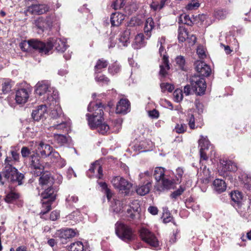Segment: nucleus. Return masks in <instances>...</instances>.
Here are the masks:
<instances>
[{
  "label": "nucleus",
  "mask_w": 251,
  "mask_h": 251,
  "mask_svg": "<svg viewBox=\"0 0 251 251\" xmlns=\"http://www.w3.org/2000/svg\"><path fill=\"white\" fill-rule=\"evenodd\" d=\"M200 6V3L197 0H191L186 6L187 10H191L195 9Z\"/></svg>",
  "instance_id": "6e6d98bb"
},
{
  "label": "nucleus",
  "mask_w": 251,
  "mask_h": 251,
  "mask_svg": "<svg viewBox=\"0 0 251 251\" xmlns=\"http://www.w3.org/2000/svg\"><path fill=\"white\" fill-rule=\"evenodd\" d=\"M151 187V182L149 180L145 184L139 185L136 189V193L140 196H144L148 194Z\"/></svg>",
  "instance_id": "c756f323"
},
{
  "label": "nucleus",
  "mask_w": 251,
  "mask_h": 251,
  "mask_svg": "<svg viewBox=\"0 0 251 251\" xmlns=\"http://www.w3.org/2000/svg\"><path fill=\"white\" fill-rule=\"evenodd\" d=\"M125 18V16L119 12H115L113 13L110 18V21L112 25L119 26L124 21Z\"/></svg>",
  "instance_id": "c85d7f7f"
},
{
  "label": "nucleus",
  "mask_w": 251,
  "mask_h": 251,
  "mask_svg": "<svg viewBox=\"0 0 251 251\" xmlns=\"http://www.w3.org/2000/svg\"><path fill=\"white\" fill-rule=\"evenodd\" d=\"M120 70V66L115 63L114 64L109 66L108 68L109 72L112 74H115L118 73Z\"/></svg>",
  "instance_id": "052dcab7"
},
{
  "label": "nucleus",
  "mask_w": 251,
  "mask_h": 251,
  "mask_svg": "<svg viewBox=\"0 0 251 251\" xmlns=\"http://www.w3.org/2000/svg\"><path fill=\"white\" fill-rule=\"evenodd\" d=\"M184 190V188H183L182 186H180L178 189L175 191L172 194V198L176 199L178 196H180L183 192Z\"/></svg>",
  "instance_id": "0e129e2a"
},
{
  "label": "nucleus",
  "mask_w": 251,
  "mask_h": 251,
  "mask_svg": "<svg viewBox=\"0 0 251 251\" xmlns=\"http://www.w3.org/2000/svg\"><path fill=\"white\" fill-rule=\"evenodd\" d=\"M53 19L51 17H39L34 21L36 27L39 30L38 32H43L45 29L50 28L52 25Z\"/></svg>",
  "instance_id": "f3484780"
},
{
  "label": "nucleus",
  "mask_w": 251,
  "mask_h": 251,
  "mask_svg": "<svg viewBox=\"0 0 251 251\" xmlns=\"http://www.w3.org/2000/svg\"><path fill=\"white\" fill-rule=\"evenodd\" d=\"M132 30L130 28H127L121 35L119 41L122 45L127 46L129 43V38Z\"/></svg>",
  "instance_id": "7c9ffc66"
},
{
  "label": "nucleus",
  "mask_w": 251,
  "mask_h": 251,
  "mask_svg": "<svg viewBox=\"0 0 251 251\" xmlns=\"http://www.w3.org/2000/svg\"><path fill=\"white\" fill-rule=\"evenodd\" d=\"M137 9V5L135 3H132L130 5L126 6V11H128V14H131L133 11H136V10Z\"/></svg>",
  "instance_id": "69168bd1"
},
{
  "label": "nucleus",
  "mask_w": 251,
  "mask_h": 251,
  "mask_svg": "<svg viewBox=\"0 0 251 251\" xmlns=\"http://www.w3.org/2000/svg\"><path fill=\"white\" fill-rule=\"evenodd\" d=\"M30 91L25 88H21L17 90L15 94V100L17 103L23 104L26 103L29 98Z\"/></svg>",
  "instance_id": "aec40b11"
},
{
  "label": "nucleus",
  "mask_w": 251,
  "mask_h": 251,
  "mask_svg": "<svg viewBox=\"0 0 251 251\" xmlns=\"http://www.w3.org/2000/svg\"><path fill=\"white\" fill-rule=\"evenodd\" d=\"M197 53L200 58H204L206 55L205 53V49L201 46H200L197 48Z\"/></svg>",
  "instance_id": "4d7b16f0"
},
{
  "label": "nucleus",
  "mask_w": 251,
  "mask_h": 251,
  "mask_svg": "<svg viewBox=\"0 0 251 251\" xmlns=\"http://www.w3.org/2000/svg\"><path fill=\"white\" fill-rule=\"evenodd\" d=\"M193 112L194 111L191 109L189 110L186 119L188 123L189 127L192 129H195L198 127V126H196L195 125V118Z\"/></svg>",
  "instance_id": "c9c22d12"
},
{
  "label": "nucleus",
  "mask_w": 251,
  "mask_h": 251,
  "mask_svg": "<svg viewBox=\"0 0 251 251\" xmlns=\"http://www.w3.org/2000/svg\"><path fill=\"white\" fill-rule=\"evenodd\" d=\"M108 65L107 62L103 59H99L95 66V70L96 73H100L102 69L105 68Z\"/></svg>",
  "instance_id": "58836bf2"
},
{
  "label": "nucleus",
  "mask_w": 251,
  "mask_h": 251,
  "mask_svg": "<svg viewBox=\"0 0 251 251\" xmlns=\"http://www.w3.org/2000/svg\"><path fill=\"white\" fill-rule=\"evenodd\" d=\"M212 187L214 190L218 193H221L226 189V185L224 180L221 179H215L212 183Z\"/></svg>",
  "instance_id": "bb28decb"
},
{
  "label": "nucleus",
  "mask_w": 251,
  "mask_h": 251,
  "mask_svg": "<svg viewBox=\"0 0 251 251\" xmlns=\"http://www.w3.org/2000/svg\"><path fill=\"white\" fill-rule=\"evenodd\" d=\"M89 126L91 129H97L99 133L105 134L111 132L110 127L105 123L101 121L100 116L98 118L97 122H94V119L89 120Z\"/></svg>",
  "instance_id": "2eb2a0df"
},
{
  "label": "nucleus",
  "mask_w": 251,
  "mask_h": 251,
  "mask_svg": "<svg viewBox=\"0 0 251 251\" xmlns=\"http://www.w3.org/2000/svg\"><path fill=\"white\" fill-rule=\"evenodd\" d=\"M195 69L199 75H195L191 78L193 89L198 95H203L206 89L205 81L202 76H207L211 73L210 67L201 61L195 62Z\"/></svg>",
  "instance_id": "f257e3e1"
},
{
  "label": "nucleus",
  "mask_w": 251,
  "mask_h": 251,
  "mask_svg": "<svg viewBox=\"0 0 251 251\" xmlns=\"http://www.w3.org/2000/svg\"><path fill=\"white\" fill-rule=\"evenodd\" d=\"M166 45V38L164 36H162L158 40L157 46L159 47V53L162 57V63L160 65L159 74L162 76H165L167 74V71L169 70L168 56L165 48Z\"/></svg>",
  "instance_id": "0eeeda50"
},
{
  "label": "nucleus",
  "mask_w": 251,
  "mask_h": 251,
  "mask_svg": "<svg viewBox=\"0 0 251 251\" xmlns=\"http://www.w3.org/2000/svg\"><path fill=\"white\" fill-rule=\"evenodd\" d=\"M188 36V33L185 28L179 27L178 32V39L180 42H183Z\"/></svg>",
  "instance_id": "37998d69"
},
{
  "label": "nucleus",
  "mask_w": 251,
  "mask_h": 251,
  "mask_svg": "<svg viewBox=\"0 0 251 251\" xmlns=\"http://www.w3.org/2000/svg\"><path fill=\"white\" fill-rule=\"evenodd\" d=\"M174 100L176 102H179L182 100L183 99V94L182 90L180 89H176L174 93Z\"/></svg>",
  "instance_id": "864d4df0"
},
{
  "label": "nucleus",
  "mask_w": 251,
  "mask_h": 251,
  "mask_svg": "<svg viewBox=\"0 0 251 251\" xmlns=\"http://www.w3.org/2000/svg\"><path fill=\"white\" fill-rule=\"evenodd\" d=\"M1 94H7L11 91L12 85L9 79H4L1 84Z\"/></svg>",
  "instance_id": "79ce46f5"
},
{
  "label": "nucleus",
  "mask_w": 251,
  "mask_h": 251,
  "mask_svg": "<svg viewBox=\"0 0 251 251\" xmlns=\"http://www.w3.org/2000/svg\"><path fill=\"white\" fill-rule=\"evenodd\" d=\"M199 145L200 148V157H212L216 155L214 147L210 144L206 136H201L199 140Z\"/></svg>",
  "instance_id": "9b49d317"
},
{
  "label": "nucleus",
  "mask_w": 251,
  "mask_h": 251,
  "mask_svg": "<svg viewBox=\"0 0 251 251\" xmlns=\"http://www.w3.org/2000/svg\"><path fill=\"white\" fill-rule=\"evenodd\" d=\"M160 88L162 92L168 91L171 92L174 89L175 87L173 85L169 83H162L160 84Z\"/></svg>",
  "instance_id": "09e8293b"
},
{
  "label": "nucleus",
  "mask_w": 251,
  "mask_h": 251,
  "mask_svg": "<svg viewBox=\"0 0 251 251\" xmlns=\"http://www.w3.org/2000/svg\"><path fill=\"white\" fill-rule=\"evenodd\" d=\"M187 129V126L185 124H177L175 128V130L178 133L184 132Z\"/></svg>",
  "instance_id": "13d9d810"
},
{
  "label": "nucleus",
  "mask_w": 251,
  "mask_h": 251,
  "mask_svg": "<svg viewBox=\"0 0 251 251\" xmlns=\"http://www.w3.org/2000/svg\"><path fill=\"white\" fill-rule=\"evenodd\" d=\"M70 251H83L84 245L80 241H76L72 243L69 247Z\"/></svg>",
  "instance_id": "4c0bfd02"
},
{
  "label": "nucleus",
  "mask_w": 251,
  "mask_h": 251,
  "mask_svg": "<svg viewBox=\"0 0 251 251\" xmlns=\"http://www.w3.org/2000/svg\"><path fill=\"white\" fill-rule=\"evenodd\" d=\"M77 201H78V197L74 195H69L66 198V201L68 202H69L70 203H73V202H76Z\"/></svg>",
  "instance_id": "774afa93"
},
{
  "label": "nucleus",
  "mask_w": 251,
  "mask_h": 251,
  "mask_svg": "<svg viewBox=\"0 0 251 251\" xmlns=\"http://www.w3.org/2000/svg\"><path fill=\"white\" fill-rule=\"evenodd\" d=\"M163 5H161V3L157 1H153L151 4V7L154 11L160 10L163 7Z\"/></svg>",
  "instance_id": "e2e57ef3"
},
{
  "label": "nucleus",
  "mask_w": 251,
  "mask_h": 251,
  "mask_svg": "<svg viewBox=\"0 0 251 251\" xmlns=\"http://www.w3.org/2000/svg\"><path fill=\"white\" fill-rule=\"evenodd\" d=\"M142 240L152 247L159 246V241L153 233L147 228H142L140 233Z\"/></svg>",
  "instance_id": "dca6fc26"
},
{
  "label": "nucleus",
  "mask_w": 251,
  "mask_h": 251,
  "mask_svg": "<svg viewBox=\"0 0 251 251\" xmlns=\"http://www.w3.org/2000/svg\"><path fill=\"white\" fill-rule=\"evenodd\" d=\"M149 116L153 119H157L159 117V112L155 109H153L148 111Z\"/></svg>",
  "instance_id": "338daca9"
},
{
  "label": "nucleus",
  "mask_w": 251,
  "mask_h": 251,
  "mask_svg": "<svg viewBox=\"0 0 251 251\" xmlns=\"http://www.w3.org/2000/svg\"><path fill=\"white\" fill-rule=\"evenodd\" d=\"M81 214L78 210H76L72 212L68 216V218L70 220H73L75 222H78L81 221Z\"/></svg>",
  "instance_id": "603ef678"
},
{
  "label": "nucleus",
  "mask_w": 251,
  "mask_h": 251,
  "mask_svg": "<svg viewBox=\"0 0 251 251\" xmlns=\"http://www.w3.org/2000/svg\"><path fill=\"white\" fill-rule=\"evenodd\" d=\"M158 184L155 187L157 191H162L165 189H170L173 187V183L172 181L166 176L162 179L160 182H157Z\"/></svg>",
  "instance_id": "a878e982"
},
{
  "label": "nucleus",
  "mask_w": 251,
  "mask_h": 251,
  "mask_svg": "<svg viewBox=\"0 0 251 251\" xmlns=\"http://www.w3.org/2000/svg\"><path fill=\"white\" fill-rule=\"evenodd\" d=\"M203 174H201L200 173L201 175V177L200 178V179L204 183H208L209 181V178L210 177V172L208 169H207L206 167H204L202 172Z\"/></svg>",
  "instance_id": "a19ab883"
},
{
  "label": "nucleus",
  "mask_w": 251,
  "mask_h": 251,
  "mask_svg": "<svg viewBox=\"0 0 251 251\" xmlns=\"http://www.w3.org/2000/svg\"><path fill=\"white\" fill-rule=\"evenodd\" d=\"M54 181V178L50 173L46 172L42 174L39 179V185L41 189L44 190L41 194L42 198L46 199L50 197L52 200H53L55 198L56 194L52 187Z\"/></svg>",
  "instance_id": "423d86ee"
},
{
  "label": "nucleus",
  "mask_w": 251,
  "mask_h": 251,
  "mask_svg": "<svg viewBox=\"0 0 251 251\" xmlns=\"http://www.w3.org/2000/svg\"><path fill=\"white\" fill-rule=\"evenodd\" d=\"M17 158H6L5 159L4 168L0 173V180L2 184L5 181L12 182H17L18 185L22 183L24 176L22 173H19L17 169L13 167L14 162L17 161Z\"/></svg>",
  "instance_id": "7ed1b4c3"
},
{
  "label": "nucleus",
  "mask_w": 251,
  "mask_h": 251,
  "mask_svg": "<svg viewBox=\"0 0 251 251\" xmlns=\"http://www.w3.org/2000/svg\"><path fill=\"white\" fill-rule=\"evenodd\" d=\"M35 91L40 96L41 100L46 101L47 104H55L58 98L56 90L51 87L48 80L39 81L35 86Z\"/></svg>",
  "instance_id": "20e7f679"
},
{
  "label": "nucleus",
  "mask_w": 251,
  "mask_h": 251,
  "mask_svg": "<svg viewBox=\"0 0 251 251\" xmlns=\"http://www.w3.org/2000/svg\"><path fill=\"white\" fill-rule=\"evenodd\" d=\"M71 123L70 120H66L65 118L58 119V120L54 119L49 129L50 130L56 129L58 130H68L71 126Z\"/></svg>",
  "instance_id": "a211bd4d"
},
{
  "label": "nucleus",
  "mask_w": 251,
  "mask_h": 251,
  "mask_svg": "<svg viewBox=\"0 0 251 251\" xmlns=\"http://www.w3.org/2000/svg\"><path fill=\"white\" fill-rule=\"evenodd\" d=\"M124 0H113L111 6L114 9H118L124 5Z\"/></svg>",
  "instance_id": "bf43d9fd"
},
{
  "label": "nucleus",
  "mask_w": 251,
  "mask_h": 251,
  "mask_svg": "<svg viewBox=\"0 0 251 251\" xmlns=\"http://www.w3.org/2000/svg\"><path fill=\"white\" fill-rule=\"evenodd\" d=\"M227 12L223 9L217 10L214 12V15L218 19H223L226 18Z\"/></svg>",
  "instance_id": "5fc2aeb1"
},
{
  "label": "nucleus",
  "mask_w": 251,
  "mask_h": 251,
  "mask_svg": "<svg viewBox=\"0 0 251 251\" xmlns=\"http://www.w3.org/2000/svg\"><path fill=\"white\" fill-rule=\"evenodd\" d=\"M101 161L102 160L101 159L97 160L94 163L92 164V165L89 169V171L92 172H95V171L98 172V177L99 179L101 178L102 175V170L100 165Z\"/></svg>",
  "instance_id": "72a5a7b5"
},
{
  "label": "nucleus",
  "mask_w": 251,
  "mask_h": 251,
  "mask_svg": "<svg viewBox=\"0 0 251 251\" xmlns=\"http://www.w3.org/2000/svg\"><path fill=\"white\" fill-rule=\"evenodd\" d=\"M50 105L54 106L53 108L51 107V111L50 113V124L52 123V121L55 119L58 120V119H63L64 118L63 116L62 115V110L59 106L58 104V101L54 104H49Z\"/></svg>",
  "instance_id": "4be33fe9"
},
{
  "label": "nucleus",
  "mask_w": 251,
  "mask_h": 251,
  "mask_svg": "<svg viewBox=\"0 0 251 251\" xmlns=\"http://www.w3.org/2000/svg\"><path fill=\"white\" fill-rule=\"evenodd\" d=\"M66 39H61L59 38H52L49 40L46 44H45V48L44 49H47L49 46H51L50 49H49L46 54L49 53L50 51L52 49L53 47H54L58 51L64 52L67 49V46L66 44Z\"/></svg>",
  "instance_id": "4468645a"
},
{
  "label": "nucleus",
  "mask_w": 251,
  "mask_h": 251,
  "mask_svg": "<svg viewBox=\"0 0 251 251\" xmlns=\"http://www.w3.org/2000/svg\"><path fill=\"white\" fill-rule=\"evenodd\" d=\"M115 232L120 239L126 242L134 239L132 229L128 226L121 222H118L115 224Z\"/></svg>",
  "instance_id": "9d476101"
},
{
  "label": "nucleus",
  "mask_w": 251,
  "mask_h": 251,
  "mask_svg": "<svg viewBox=\"0 0 251 251\" xmlns=\"http://www.w3.org/2000/svg\"><path fill=\"white\" fill-rule=\"evenodd\" d=\"M54 140L60 145L66 143L67 141L66 137L60 134H54Z\"/></svg>",
  "instance_id": "8fccbe9b"
},
{
  "label": "nucleus",
  "mask_w": 251,
  "mask_h": 251,
  "mask_svg": "<svg viewBox=\"0 0 251 251\" xmlns=\"http://www.w3.org/2000/svg\"><path fill=\"white\" fill-rule=\"evenodd\" d=\"M140 24H141V21L138 18H137L136 17H133L130 19V20L128 23V26L129 27H132V26L139 25Z\"/></svg>",
  "instance_id": "680f3d73"
},
{
  "label": "nucleus",
  "mask_w": 251,
  "mask_h": 251,
  "mask_svg": "<svg viewBox=\"0 0 251 251\" xmlns=\"http://www.w3.org/2000/svg\"><path fill=\"white\" fill-rule=\"evenodd\" d=\"M130 111V103L128 100L122 99L117 104L116 112L119 114H125Z\"/></svg>",
  "instance_id": "5701e85b"
},
{
  "label": "nucleus",
  "mask_w": 251,
  "mask_h": 251,
  "mask_svg": "<svg viewBox=\"0 0 251 251\" xmlns=\"http://www.w3.org/2000/svg\"><path fill=\"white\" fill-rule=\"evenodd\" d=\"M126 200H116L111 205L112 210L121 216H126L131 219L139 217L141 208L138 201H133L130 204H127Z\"/></svg>",
  "instance_id": "f03ea898"
},
{
  "label": "nucleus",
  "mask_w": 251,
  "mask_h": 251,
  "mask_svg": "<svg viewBox=\"0 0 251 251\" xmlns=\"http://www.w3.org/2000/svg\"><path fill=\"white\" fill-rule=\"evenodd\" d=\"M178 23L189 25H191L192 24V22L189 15L185 13L182 14L180 15L178 19Z\"/></svg>",
  "instance_id": "49530a36"
},
{
  "label": "nucleus",
  "mask_w": 251,
  "mask_h": 251,
  "mask_svg": "<svg viewBox=\"0 0 251 251\" xmlns=\"http://www.w3.org/2000/svg\"><path fill=\"white\" fill-rule=\"evenodd\" d=\"M154 175L157 182H160V180L165 177L164 169L162 167L156 168Z\"/></svg>",
  "instance_id": "ea45409f"
},
{
  "label": "nucleus",
  "mask_w": 251,
  "mask_h": 251,
  "mask_svg": "<svg viewBox=\"0 0 251 251\" xmlns=\"http://www.w3.org/2000/svg\"><path fill=\"white\" fill-rule=\"evenodd\" d=\"M152 143L151 142H147L146 141H142L139 144L136 143L134 146V150L138 151L140 152L146 151L149 150L148 146H150Z\"/></svg>",
  "instance_id": "f704fd0d"
},
{
  "label": "nucleus",
  "mask_w": 251,
  "mask_h": 251,
  "mask_svg": "<svg viewBox=\"0 0 251 251\" xmlns=\"http://www.w3.org/2000/svg\"><path fill=\"white\" fill-rule=\"evenodd\" d=\"M76 232L72 229H62L58 230L55 233V236L60 239H67L74 237Z\"/></svg>",
  "instance_id": "b1692460"
},
{
  "label": "nucleus",
  "mask_w": 251,
  "mask_h": 251,
  "mask_svg": "<svg viewBox=\"0 0 251 251\" xmlns=\"http://www.w3.org/2000/svg\"><path fill=\"white\" fill-rule=\"evenodd\" d=\"M122 121L121 119H117L113 122V125L110 127L111 132L118 133L122 128Z\"/></svg>",
  "instance_id": "a18cd8bd"
},
{
  "label": "nucleus",
  "mask_w": 251,
  "mask_h": 251,
  "mask_svg": "<svg viewBox=\"0 0 251 251\" xmlns=\"http://www.w3.org/2000/svg\"><path fill=\"white\" fill-rule=\"evenodd\" d=\"M48 10L49 7L45 4H33L28 8V11L33 14H43Z\"/></svg>",
  "instance_id": "393cba45"
},
{
  "label": "nucleus",
  "mask_w": 251,
  "mask_h": 251,
  "mask_svg": "<svg viewBox=\"0 0 251 251\" xmlns=\"http://www.w3.org/2000/svg\"><path fill=\"white\" fill-rule=\"evenodd\" d=\"M48 115L47 107L46 105H41L32 111V117L34 120H43Z\"/></svg>",
  "instance_id": "412c9836"
},
{
  "label": "nucleus",
  "mask_w": 251,
  "mask_h": 251,
  "mask_svg": "<svg viewBox=\"0 0 251 251\" xmlns=\"http://www.w3.org/2000/svg\"><path fill=\"white\" fill-rule=\"evenodd\" d=\"M146 43L144 41V36L143 33H139L135 37L134 41L132 44V47L134 49H140L144 47Z\"/></svg>",
  "instance_id": "cd10ccee"
},
{
  "label": "nucleus",
  "mask_w": 251,
  "mask_h": 251,
  "mask_svg": "<svg viewBox=\"0 0 251 251\" xmlns=\"http://www.w3.org/2000/svg\"><path fill=\"white\" fill-rule=\"evenodd\" d=\"M218 167L219 175L228 179L231 178L230 172H234L237 169L236 164L228 158H221Z\"/></svg>",
  "instance_id": "6e6552de"
},
{
  "label": "nucleus",
  "mask_w": 251,
  "mask_h": 251,
  "mask_svg": "<svg viewBox=\"0 0 251 251\" xmlns=\"http://www.w3.org/2000/svg\"><path fill=\"white\" fill-rule=\"evenodd\" d=\"M55 198L52 200L50 197L46 199L42 198L41 200L42 203V210L41 214L44 215L47 213L51 209V202L55 200Z\"/></svg>",
  "instance_id": "2f4dec72"
},
{
  "label": "nucleus",
  "mask_w": 251,
  "mask_h": 251,
  "mask_svg": "<svg viewBox=\"0 0 251 251\" xmlns=\"http://www.w3.org/2000/svg\"><path fill=\"white\" fill-rule=\"evenodd\" d=\"M103 106L101 104V103H97L95 104L94 102H90L88 106V111L89 112H93L94 113L92 115H90L89 114H86V117L87 118L88 122L89 123V119H94L95 122H97L98 121V118H99V117L100 116V119L101 122L103 120Z\"/></svg>",
  "instance_id": "f8f14e48"
},
{
  "label": "nucleus",
  "mask_w": 251,
  "mask_h": 251,
  "mask_svg": "<svg viewBox=\"0 0 251 251\" xmlns=\"http://www.w3.org/2000/svg\"><path fill=\"white\" fill-rule=\"evenodd\" d=\"M239 178L244 183L246 188L248 189H251V176L250 175L244 173L239 176Z\"/></svg>",
  "instance_id": "e433bc0d"
},
{
  "label": "nucleus",
  "mask_w": 251,
  "mask_h": 251,
  "mask_svg": "<svg viewBox=\"0 0 251 251\" xmlns=\"http://www.w3.org/2000/svg\"><path fill=\"white\" fill-rule=\"evenodd\" d=\"M113 186L119 190L122 193L127 195L130 188L132 187V184L127 180L120 176H115L111 180Z\"/></svg>",
  "instance_id": "ddd939ff"
},
{
  "label": "nucleus",
  "mask_w": 251,
  "mask_h": 251,
  "mask_svg": "<svg viewBox=\"0 0 251 251\" xmlns=\"http://www.w3.org/2000/svg\"><path fill=\"white\" fill-rule=\"evenodd\" d=\"M176 62L178 67L182 70H185V60L183 56H178L176 58Z\"/></svg>",
  "instance_id": "de8ad7c7"
},
{
  "label": "nucleus",
  "mask_w": 251,
  "mask_h": 251,
  "mask_svg": "<svg viewBox=\"0 0 251 251\" xmlns=\"http://www.w3.org/2000/svg\"><path fill=\"white\" fill-rule=\"evenodd\" d=\"M230 197L233 201L235 202H239L242 199L241 193L237 191H234L230 194Z\"/></svg>",
  "instance_id": "3c124183"
},
{
  "label": "nucleus",
  "mask_w": 251,
  "mask_h": 251,
  "mask_svg": "<svg viewBox=\"0 0 251 251\" xmlns=\"http://www.w3.org/2000/svg\"><path fill=\"white\" fill-rule=\"evenodd\" d=\"M30 166L33 170L32 173L36 176H40L44 168V164L41 158H30Z\"/></svg>",
  "instance_id": "6ab92c4d"
},
{
  "label": "nucleus",
  "mask_w": 251,
  "mask_h": 251,
  "mask_svg": "<svg viewBox=\"0 0 251 251\" xmlns=\"http://www.w3.org/2000/svg\"><path fill=\"white\" fill-rule=\"evenodd\" d=\"M154 27V22L152 18H148L146 21L144 32L147 37V39L151 36V31Z\"/></svg>",
  "instance_id": "473e14b6"
},
{
  "label": "nucleus",
  "mask_w": 251,
  "mask_h": 251,
  "mask_svg": "<svg viewBox=\"0 0 251 251\" xmlns=\"http://www.w3.org/2000/svg\"><path fill=\"white\" fill-rule=\"evenodd\" d=\"M19 198V194L15 192L11 191L5 196V201L7 202H13Z\"/></svg>",
  "instance_id": "c03bdc74"
},
{
  "label": "nucleus",
  "mask_w": 251,
  "mask_h": 251,
  "mask_svg": "<svg viewBox=\"0 0 251 251\" xmlns=\"http://www.w3.org/2000/svg\"><path fill=\"white\" fill-rule=\"evenodd\" d=\"M30 149L26 147H24L21 150V153L23 157L28 156L31 152L35 153L37 156L45 157H58L59 153L54 151L53 148L49 145L45 144L41 142L39 144L33 141L30 143Z\"/></svg>",
  "instance_id": "39448f33"
},
{
  "label": "nucleus",
  "mask_w": 251,
  "mask_h": 251,
  "mask_svg": "<svg viewBox=\"0 0 251 251\" xmlns=\"http://www.w3.org/2000/svg\"><path fill=\"white\" fill-rule=\"evenodd\" d=\"M45 47L44 43L36 39H31L28 41L25 40L20 44V48L24 51H28L33 49L38 50L42 54H46L48 50L50 49L51 46L47 47L46 49H44Z\"/></svg>",
  "instance_id": "1a4fd4ad"
}]
</instances>
